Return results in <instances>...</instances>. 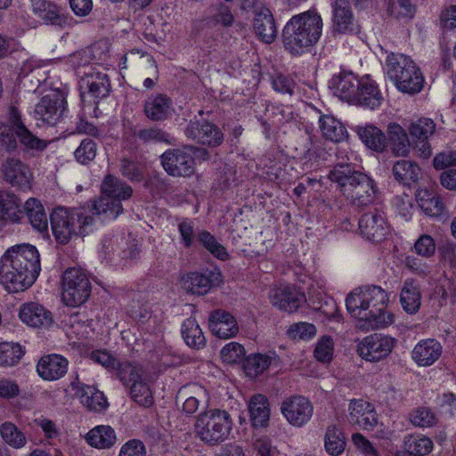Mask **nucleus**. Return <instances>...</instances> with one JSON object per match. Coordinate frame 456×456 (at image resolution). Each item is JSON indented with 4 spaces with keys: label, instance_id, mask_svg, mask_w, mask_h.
I'll use <instances>...</instances> for the list:
<instances>
[{
    "label": "nucleus",
    "instance_id": "f257e3e1",
    "mask_svg": "<svg viewBox=\"0 0 456 456\" xmlns=\"http://www.w3.org/2000/svg\"><path fill=\"white\" fill-rule=\"evenodd\" d=\"M40 271L39 252L30 244L14 245L0 259V281L10 292L30 287Z\"/></svg>",
    "mask_w": 456,
    "mask_h": 456
},
{
    "label": "nucleus",
    "instance_id": "f03ea898",
    "mask_svg": "<svg viewBox=\"0 0 456 456\" xmlns=\"http://www.w3.org/2000/svg\"><path fill=\"white\" fill-rule=\"evenodd\" d=\"M387 301V294L380 287L365 286L350 293L346 305L352 316L365 321L372 329H379L393 322L392 316L385 311Z\"/></svg>",
    "mask_w": 456,
    "mask_h": 456
},
{
    "label": "nucleus",
    "instance_id": "7ed1b4c3",
    "mask_svg": "<svg viewBox=\"0 0 456 456\" xmlns=\"http://www.w3.org/2000/svg\"><path fill=\"white\" fill-rule=\"evenodd\" d=\"M323 22L316 10L296 14L282 30L284 48L292 55H300L314 45L322 36Z\"/></svg>",
    "mask_w": 456,
    "mask_h": 456
},
{
    "label": "nucleus",
    "instance_id": "20e7f679",
    "mask_svg": "<svg viewBox=\"0 0 456 456\" xmlns=\"http://www.w3.org/2000/svg\"><path fill=\"white\" fill-rule=\"evenodd\" d=\"M53 233L61 244H67L73 237H84L93 232L94 220L83 212L64 208L54 209L50 216Z\"/></svg>",
    "mask_w": 456,
    "mask_h": 456
},
{
    "label": "nucleus",
    "instance_id": "39448f33",
    "mask_svg": "<svg viewBox=\"0 0 456 456\" xmlns=\"http://www.w3.org/2000/svg\"><path fill=\"white\" fill-rule=\"evenodd\" d=\"M101 191L102 196L93 204L94 214L106 219H116L123 212L121 201L132 196V187L114 175H107Z\"/></svg>",
    "mask_w": 456,
    "mask_h": 456
},
{
    "label": "nucleus",
    "instance_id": "423d86ee",
    "mask_svg": "<svg viewBox=\"0 0 456 456\" xmlns=\"http://www.w3.org/2000/svg\"><path fill=\"white\" fill-rule=\"evenodd\" d=\"M196 436L209 444H217L225 441L231 433L232 420L231 415L224 410L211 409L200 413L195 422Z\"/></svg>",
    "mask_w": 456,
    "mask_h": 456
},
{
    "label": "nucleus",
    "instance_id": "0eeeda50",
    "mask_svg": "<svg viewBox=\"0 0 456 456\" xmlns=\"http://www.w3.org/2000/svg\"><path fill=\"white\" fill-rule=\"evenodd\" d=\"M91 282L81 268H69L62 274V300L72 307L84 304L91 295Z\"/></svg>",
    "mask_w": 456,
    "mask_h": 456
},
{
    "label": "nucleus",
    "instance_id": "6e6552de",
    "mask_svg": "<svg viewBox=\"0 0 456 456\" xmlns=\"http://www.w3.org/2000/svg\"><path fill=\"white\" fill-rule=\"evenodd\" d=\"M160 160L165 171L174 177H189L195 172L192 146L167 150Z\"/></svg>",
    "mask_w": 456,
    "mask_h": 456
},
{
    "label": "nucleus",
    "instance_id": "1a4fd4ad",
    "mask_svg": "<svg viewBox=\"0 0 456 456\" xmlns=\"http://www.w3.org/2000/svg\"><path fill=\"white\" fill-rule=\"evenodd\" d=\"M395 346L390 336L373 333L362 339L357 346L358 354L367 362H377L387 358Z\"/></svg>",
    "mask_w": 456,
    "mask_h": 456
},
{
    "label": "nucleus",
    "instance_id": "9d476101",
    "mask_svg": "<svg viewBox=\"0 0 456 456\" xmlns=\"http://www.w3.org/2000/svg\"><path fill=\"white\" fill-rule=\"evenodd\" d=\"M66 99L61 91H53L41 98L35 107V118L49 125H55L66 111Z\"/></svg>",
    "mask_w": 456,
    "mask_h": 456
},
{
    "label": "nucleus",
    "instance_id": "9b49d317",
    "mask_svg": "<svg viewBox=\"0 0 456 456\" xmlns=\"http://www.w3.org/2000/svg\"><path fill=\"white\" fill-rule=\"evenodd\" d=\"M281 411L290 425L300 428L311 419L314 406L306 397L295 395L281 403Z\"/></svg>",
    "mask_w": 456,
    "mask_h": 456
},
{
    "label": "nucleus",
    "instance_id": "f8f14e48",
    "mask_svg": "<svg viewBox=\"0 0 456 456\" xmlns=\"http://www.w3.org/2000/svg\"><path fill=\"white\" fill-rule=\"evenodd\" d=\"M184 133L187 138L209 147H217L224 142V134L221 129L206 120H191Z\"/></svg>",
    "mask_w": 456,
    "mask_h": 456
},
{
    "label": "nucleus",
    "instance_id": "ddd939ff",
    "mask_svg": "<svg viewBox=\"0 0 456 456\" xmlns=\"http://www.w3.org/2000/svg\"><path fill=\"white\" fill-rule=\"evenodd\" d=\"M7 121L12 125L24 151L41 152L46 148L48 142L39 139L27 128L16 107L9 108Z\"/></svg>",
    "mask_w": 456,
    "mask_h": 456
},
{
    "label": "nucleus",
    "instance_id": "4468645a",
    "mask_svg": "<svg viewBox=\"0 0 456 456\" xmlns=\"http://www.w3.org/2000/svg\"><path fill=\"white\" fill-rule=\"evenodd\" d=\"M358 224L361 235L376 243L385 240L389 231V226L383 213L377 209L362 215Z\"/></svg>",
    "mask_w": 456,
    "mask_h": 456
},
{
    "label": "nucleus",
    "instance_id": "2eb2a0df",
    "mask_svg": "<svg viewBox=\"0 0 456 456\" xmlns=\"http://www.w3.org/2000/svg\"><path fill=\"white\" fill-rule=\"evenodd\" d=\"M269 298L273 305L288 313L297 311L306 302L304 293L287 285L271 289Z\"/></svg>",
    "mask_w": 456,
    "mask_h": 456
},
{
    "label": "nucleus",
    "instance_id": "dca6fc26",
    "mask_svg": "<svg viewBox=\"0 0 456 456\" xmlns=\"http://www.w3.org/2000/svg\"><path fill=\"white\" fill-rule=\"evenodd\" d=\"M332 33L354 34L358 32V24L352 12L349 0H335L332 4Z\"/></svg>",
    "mask_w": 456,
    "mask_h": 456
},
{
    "label": "nucleus",
    "instance_id": "f3484780",
    "mask_svg": "<svg viewBox=\"0 0 456 456\" xmlns=\"http://www.w3.org/2000/svg\"><path fill=\"white\" fill-rule=\"evenodd\" d=\"M221 281V273L218 270L208 269L203 273H188L183 278V288L192 294L205 295Z\"/></svg>",
    "mask_w": 456,
    "mask_h": 456
},
{
    "label": "nucleus",
    "instance_id": "a211bd4d",
    "mask_svg": "<svg viewBox=\"0 0 456 456\" xmlns=\"http://www.w3.org/2000/svg\"><path fill=\"white\" fill-rule=\"evenodd\" d=\"M363 174L355 170L350 164L338 163L330 170L328 178L336 184L337 190L346 198Z\"/></svg>",
    "mask_w": 456,
    "mask_h": 456
},
{
    "label": "nucleus",
    "instance_id": "6ab92c4d",
    "mask_svg": "<svg viewBox=\"0 0 456 456\" xmlns=\"http://www.w3.org/2000/svg\"><path fill=\"white\" fill-rule=\"evenodd\" d=\"M32 11L42 20L61 28L71 27L73 19L49 0H32Z\"/></svg>",
    "mask_w": 456,
    "mask_h": 456
},
{
    "label": "nucleus",
    "instance_id": "aec40b11",
    "mask_svg": "<svg viewBox=\"0 0 456 456\" xmlns=\"http://www.w3.org/2000/svg\"><path fill=\"white\" fill-rule=\"evenodd\" d=\"M348 411V421L358 428L370 430L378 423L374 407L364 400H352L349 403Z\"/></svg>",
    "mask_w": 456,
    "mask_h": 456
},
{
    "label": "nucleus",
    "instance_id": "412c9836",
    "mask_svg": "<svg viewBox=\"0 0 456 456\" xmlns=\"http://www.w3.org/2000/svg\"><path fill=\"white\" fill-rule=\"evenodd\" d=\"M4 180L12 186L26 190L29 188L32 173L20 159L8 158L2 164Z\"/></svg>",
    "mask_w": 456,
    "mask_h": 456
},
{
    "label": "nucleus",
    "instance_id": "4be33fe9",
    "mask_svg": "<svg viewBox=\"0 0 456 456\" xmlns=\"http://www.w3.org/2000/svg\"><path fill=\"white\" fill-rule=\"evenodd\" d=\"M70 387L90 411L101 412L108 407V401L103 393L94 387L83 384L77 376L71 381Z\"/></svg>",
    "mask_w": 456,
    "mask_h": 456
},
{
    "label": "nucleus",
    "instance_id": "5701e85b",
    "mask_svg": "<svg viewBox=\"0 0 456 456\" xmlns=\"http://www.w3.org/2000/svg\"><path fill=\"white\" fill-rule=\"evenodd\" d=\"M69 361L61 354H47L37 364L38 375L45 380L53 381L64 377L68 371Z\"/></svg>",
    "mask_w": 456,
    "mask_h": 456
},
{
    "label": "nucleus",
    "instance_id": "b1692460",
    "mask_svg": "<svg viewBox=\"0 0 456 456\" xmlns=\"http://www.w3.org/2000/svg\"><path fill=\"white\" fill-rule=\"evenodd\" d=\"M143 112L151 121H165L173 115V102L166 94H151L143 103Z\"/></svg>",
    "mask_w": 456,
    "mask_h": 456
},
{
    "label": "nucleus",
    "instance_id": "393cba45",
    "mask_svg": "<svg viewBox=\"0 0 456 456\" xmlns=\"http://www.w3.org/2000/svg\"><path fill=\"white\" fill-rule=\"evenodd\" d=\"M208 325L210 330L216 337L224 339L235 336L239 331L234 317L229 312L222 309L215 310L210 313Z\"/></svg>",
    "mask_w": 456,
    "mask_h": 456
},
{
    "label": "nucleus",
    "instance_id": "a878e982",
    "mask_svg": "<svg viewBox=\"0 0 456 456\" xmlns=\"http://www.w3.org/2000/svg\"><path fill=\"white\" fill-rule=\"evenodd\" d=\"M379 190L375 181L365 173L346 197L354 206L366 207L374 202Z\"/></svg>",
    "mask_w": 456,
    "mask_h": 456
},
{
    "label": "nucleus",
    "instance_id": "bb28decb",
    "mask_svg": "<svg viewBox=\"0 0 456 456\" xmlns=\"http://www.w3.org/2000/svg\"><path fill=\"white\" fill-rule=\"evenodd\" d=\"M20 319L33 328H48L53 322L52 313L37 303L25 304L20 307Z\"/></svg>",
    "mask_w": 456,
    "mask_h": 456
},
{
    "label": "nucleus",
    "instance_id": "cd10ccee",
    "mask_svg": "<svg viewBox=\"0 0 456 456\" xmlns=\"http://www.w3.org/2000/svg\"><path fill=\"white\" fill-rule=\"evenodd\" d=\"M361 82L362 80L357 79L352 72H341L332 77L330 87L335 95L353 104Z\"/></svg>",
    "mask_w": 456,
    "mask_h": 456
},
{
    "label": "nucleus",
    "instance_id": "c85d7f7f",
    "mask_svg": "<svg viewBox=\"0 0 456 456\" xmlns=\"http://www.w3.org/2000/svg\"><path fill=\"white\" fill-rule=\"evenodd\" d=\"M442 354V346L436 339H425L419 342L412 351L413 360L420 366L432 365Z\"/></svg>",
    "mask_w": 456,
    "mask_h": 456
},
{
    "label": "nucleus",
    "instance_id": "c756f323",
    "mask_svg": "<svg viewBox=\"0 0 456 456\" xmlns=\"http://www.w3.org/2000/svg\"><path fill=\"white\" fill-rule=\"evenodd\" d=\"M383 96L374 81L362 80L353 104L374 110L380 106Z\"/></svg>",
    "mask_w": 456,
    "mask_h": 456
},
{
    "label": "nucleus",
    "instance_id": "7c9ffc66",
    "mask_svg": "<svg viewBox=\"0 0 456 456\" xmlns=\"http://www.w3.org/2000/svg\"><path fill=\"white\" fill-rule=\"evenodd\" d=\"M80 87L87 89L89 94L94 98H103L110 93V83L105 73H85L80 82Z\"/></svg>",
    "mask_w": 456,
    "mask_h": 456
},
{
    "label": "nucleus",
    "instance_id": "2f4dec72",
    "mask_svg": "<svg viewBox=\"0 0 456 456\" xmlns=\"http://www.w3.org/2000/svg\"><path fill=\"white\" fill-rule=\"evenodd\" d=\"M250 420L254 427H266L270 419V407L266 396L256 394L248 402Z\"/></svg>",
    "mask_w": 456,
    "mask_h": 456
},
{
    "label": "nucleus",
    "instance_id": "473e14b6",
    "mask_svg": "<svg viewBox=\"0 0 456 456\" xmlns=\"http://www.w3.org/2000/svg\"><path fill=\"white\" fill-rule=\"evenodd\" d=\"M254 29L256 35L266 44L272 43L277 36V28L273 14L268 9L256 13Z\"/></svg>",
    "mask_w": 456,
    "mask_h": 456
},
{
    "label": "nucleus",
    "instance_id": "72a5a7b5",
    "mask_svg": "<svg viewBox=\"0 0 456 456\" xmlns=\"http://www.w3.org/2000/svg\"><path fill=\"white\" fill-rule=\"evenodd\" d=\"M392 81L395 82L400 91L414 94L422 89L424 77L420 70L416 67V64L413 63L412 68L406 69L402 76H398L397 78Z\"/></svg>",
    "mask_w": 456,
    "mask_h": 456
},
{
    "label": "nucleus",
    "instance_id": "f704fd0d",
    "mask_svg": "<svg viewBox=\"0 0 456 456\" xmlns=\"http://www.w3.org/2000/svg\"><path fill=\"white\" fill-rule=\"evenodd\" d=\"M387 143L396 156H406L410 151L411 142L408 135L398 124L388 126Z\"/></svg>",
    "mask_w": 456,
    "mask_h": 456
},
{
    "label": "nucleus",
    "instance_id": "c9c22d12",
    "mask_svg": "<svg viewBox=\"0 0 456 456\" xmlns=\"http://www.w3.org/2000/svg\"><path fill=\"white\" fill-rule=\"evenodd\" d=\"M392 174L398 183L410 186L419 180L420 168L411 160L401 159L394 164Z\"/></svg>",
    "mask_w": 456,
    "mask_h": 456
},
{
    "label": "nucleus",
    "instance_id": "e433bc0d",
    "mask_svg": "<svg viewBox=\"0 0 456 456\" xmlns=\"http://www.w3.org/2000/svg\"><path fill=\"white\" fill-rule=\"evenodd\" d=\"M357 134L362 142L370 150L382 152L387 145V136L377 126L366 125L357 127Z\"/></svg>",
    "mask_w": 456,
    "mask_h": 456
},
{
    "label": "nucleus",
    "instance_id": "4c0bfd02",
    "mask_svg": "<svg viewBox=\"0 0 456 456\" xmlns=\"http://www.w3.org/2000/svg\"><path fill=\"white\" fill-rule=\"evenodd\" d=\"M400 301L403 310L408 314H415L419 311L421 302L419 289L413 281L406 280L400 294Z\"/></svg>",
    "mask_w": 456,
    "mask_h": 456
},
{
    "label": "nucleus",
    "instance_id": "58836bf2",
    "mask_svg": "<svg viewBox=\"0 0 456 456\" xmlns=\"http://www.w3.org/2000/svg\"><path fill=\"white\" fill-rule=\"evenodd\" d=\"M20 200L12 193L0 191V219L17 222L22 214Z\"/></svg>",
    "mask_w": 456,
    "mask_h": 456
},
{
    "label": "nucleus",
    "instance_id": "ea45409f",
    "mask_svg": "<svg viewBox=\"0 0 456 456\" xmlns=\"http://www.w3.org/2000/svg\"><path fill=\"white\" fill-rule=\"evenodd\" d=\"M116 440V433L110 426H97L86 435L87 443L95 448H110Z\"/></svg>",
    "mask_w": 456,
    "mask_h": 456
},
{
    "label": "nucleus",
    "instance_id": "a19ab883",
    "mask_svg": "<svg viewBox=\"0 0 456 456\" xmlns=\"http://www.w3.org/2000/svg\"><path fill=\"white\" fill-rule=\"evenodd\" d=\"M319 124L323 136L331 142H338L347 136L344 125L332 116H321Z\"/></svg>",
    "mask_w": 456,
    "mask_h": 456
},
{
    "label": "nucleus",
    "instance_id": "79ce46f5",
    "mask_svg": "<svg viewBox=\"0 0 456 456\" xmlns=\"http://www.w3.org/2000/svg\"><path fill=\"white\" fill-rule=\"evenodd\" d=\"M181 332L185 343L190 347L200 349L205 346V336L195 319H186L183 322Z\"/></svg>",
    "mask_w": 456,
    "mask_h": 456
},
{
    "label": "nucleus",
    "instance_id": "37998d69",
    "mask_svg": "<svg viewBox=\"0 0 456 456\" xmlns=\"http://www.w3.org/2000/svg\"><path fill=\"white\" fill-rule=\"evenodd\" d=\"M31 225L39 232L47 230V216L41 203L34 199H28L23 207Z\"/></svg>",
    "mask_w": 456,
    "mask_h": 456
},
{
    "label": "nucleus",
    "instance_id": "c03bdc74",
    "mask_svg": "<svg viewBox=\"0 0 456 456\" xmlns=\"http://www.w3.org/2000/svg\"><path fill=\"white\" fill-rule=\"evenodd\" d=\"M417 200L421 209L428 216H438L443 213L444 203L439 196L428 190H419Z\"/></svg>",
    "mask_w": 456,
    "mask_h": 456
},
{
    "label": "nucleus",
    "instance_id": "a18cd8bd",
    "mask_svg": "<svg viewBox=\"0 0 456 456\" xmlns=\"http://www.w3.org/2000/svg\"><path fill=\"white\" fill-rule=\"evenodd\" d=\"M197 240L216 258L225 261L229 258L226 248L207 230L197 232Z\"/></svg>",
    "mask_w": 456,
    "mask_h": 456
},
{
    "label": "nucleus",
    "instance_id": "49530a36",
    "mask_svg": "<svg viewBox=\"0 0 456 456\" xmlns=\"http://www.w3.org/2000/svg\"><path fill=\"white\" fill-rule=\"evenodd\" d=\"M0 435L4 442L14 449H21L27 444L25 434L11 421L0 425Z\"/></svg>",
    "mask_w": 456,
    "mask_h": 456
},
{
    "label": "nucleus",
    "instance_id": "de8ad7c7",
    "mask_svg": "<svg viewBox=\"0 0 456 456\" xmlns=\"http://www.w3.org/2000/svg\"><path fill=\"white\" fill-rule=\"evenodd\" d=\"M273 358L265 354H251L243 362V369L248 377L261 375L271 365Z\"/></svg>",
    "mask_w": 456,
    "mask_h": 456
},
{
    "label": "nucleus",
    "instance_id": "09e8293b",
    "mask_svg": "<svg viewBox=\"0 0 456 456\" xmlns=\"http://www.w3.org/2000/svg\"><path fill=\"white\" fill-rule=\"evenodd\" d=\"M404 456H426L433 449V442L424 436H408L405 437Z\"/></svg>",
    "mask_w": 456,
    "mask_h": 456
},
{
    "label": "nucleus",
    "instance_id": "8fccbe9b",
    "mask_svg": "<svg viewBox=\"0 0 456 456\" xmlns=\"http://www.w3.org/2000/svg\"><path fill=\"white\" fill-rule=\"evenodd\" d=\"M115 370L117 377L126 387H130L143 378L142 368L127 361H119Z\"/></svg>",
    "mask_w": 456,
    "mask_h": 456
},
{
    "label": "nucleus",
    "instance_id": "3c124183",
    "mask_svg": "<svg viewBox=\"0 0 456 456\" xmlns=\"http://www.w3.org/2000/svg\"><path fill=\"white\" fill-rule=\"evenodd\" d=\"M414 61L402 53H390L387 57L386 69L388 77L393 80L402 76L406 69L412 68Z\"/></svg>",
    "mask_w": 456,
    "mask_h": 456
},
{
    "label": "nucleus",
    "instance_id": "603ef678",
    "mask_svg": "<svg viewBox=\"0 0 456 456\" xmlns=\"http://www.w3.org/2000/svg\"><path fill=\"white\" fill-rule=\"evenodd\" d=\"M135 136L144 143L150 142H164L167 144L173 143V137L158 126H151L140 128Z\"/></svg>",
    "mask_w": 456,
    "mask_h": 456
},
{
    "label": "nucleus",
    "instance_id": "864d4df0",
    "mask_svg": "<svg viewBox=\"0 0 456 456\" xmlns=\"http://www.w3.org/2000/svg\"><path fill=\"white\" fill-rule=\"evenodd\" d=\"M346 446V442L342 432L335 426H330L325 435V450L332 455H340Z\"/></svg>",
    "mask_w": 456,
    "mask_h": 456
},
{
    "label": "nucleus",
    "instance_id": "5fc2aeb1",
    "mask_svg": "<svg viewBox=\"0 0 456 456\" xmlns=\"http://www.w3.org/2000/svg\"><path fill=\"white\" fill-rule=\"evenodd\" d=\"M25 351L20 344L12 342L0 343V365L13 366L19 362Z\"/></svg>",
    "mask_w": 456,
    "mask_h": 456
},
{
    "label": "nucleus",
    "instance_id": "6e6d98bb",
    "mask_svg": "<svg viewBox=\"0 0 456 456\" xmlns=\"http://www.w3.org/2000/svg\"><path fill=\"white\" fill-rule=\"evenodd\" d=\"M416 12L412 0H389L387 12L397 20L412 19Z\"/></svg>",
    "mask_w": 456,
    "mask_h": 456
},
{
    "label": "nucleus",
    "instance_id": "4d7b16f0",
    "mask_svg": "<svg viewBox=\"0 0 456 456\" xmlns=\"http://www.w3.org/2000/svg\"><path fill=\"white\" fill-rule=\"evenodd\" d=\"M15 132L12 125L0 122V155L14 151L18 147Z\"/></svg>",
    "mask_w": 456,
    "mask_h": 456
},
{
    "label": "nucleus",
    "instance_id": "13d9d810",
    "mask_svg": "<svg viewBox=\"0 0 456 456\" xmlns=\"http://www.w3.org/2000/svg\"><path fill=\"white\" fill-rule=\"evenodd\" d=\"M130 387L131 397L140 405L149 407L153 403L151 391L142 378L139 381L133 383Z\"/></svg>",
    "mask_w": 456,
    "mask_h": 456
},
{
    "label": "nucleus",
    "instance_id": "bf43d9fd",
    "mask_svg": "<svg viewBox=\"0 0 456 456\" xmlns=\"http://www.w3.org/2000/svg\"><path fill=\"white\" fill-rule=\"evenodd\" d=\"M409 130L412 140L428 139L436 130V124L432 119L423 118L411 123Z\"/></svg>",
    "mask_w": 456,
    "mask_h": 456
},
{
    "label": "nucleus",
    "instance_id": "052dcab7",
    "mask_svg": "<svg viewBox=\"0 0 456 456\" xmlns=\"http://www.w3.org/2000/svg\"><path fill=\"white\" fill-rule=\"evenodd\" d=\"M97 152L96 142L89 138L84 139L74 152L77 162L86 165L94 159Z\"/></svg>",
    "mask_w": 456,
    "mask_h": 456
},
{
    "label": "nucleus",
    "instance_id": "680f3d73",
    "mask_svg": "<svg viewBox=\"0 0 456 456\" xmlns=\"http://www.w3.org/2000/svg\"><path fill=\"white\" fill-rule=\"evenodd\" d=\"M119 168L122 175L131 182H140L142 180V167L137 161L123 158L120 160Z\"/></svg>",
    "mask_w": 456,
    "mask_h": 456
},
{
    "label": "nucleus",
    "instance_id": "e2e57ef3",
    "mask_svg": "<svg viewBox=\"0 0 456 456\" xmlns=\"http://www.w3.org/2000/svg\"><path fill=\"white\" fill-rule=\"evenodd\" d=\"M437 419L429 408L419 407L411 414V422L417 427L428 428L436 425Z\"/></svg>",
    "mask_w": 456,
    "mask_h": 456
},
{
    "label": "nucleus",
    "instance_id": "0e129e2a",
    "mask_svg": "<svg viewBox=\"0 0 456 456\" xmlns=\"http://www.w3.org/2000/svg\"><path fill=\"white\" fill-rule=\"evenodd\" d=\"M436 248L434 239L430 235L423 234L415 241L412 250L422 257L429 258L435 254Z\"/></svg>",
    "mask_w": 456,
    "mask_h": 456
},
{
    "label": "nucleus",
    "instance_id": "69168bd1",
    "mask_svg": "<svg viewBox=\"0 0 456 456\" xmlns=\"http://www.w3.org/2000/svg\"><path fill=\"white\" fill-rule=\"evenodd\" d=\"M334 343L330 337L323 336L317 343L314 349L315 358L322 362L331 361L333 357Z\"/></svg>",
    "mask_w": 456,
    "mask_h": 456
},
{
    "label": "nucleus",
    "instance_id": "338daca9",
    "mask_svg": "<svg viewBox=\"0 0 456 456\" xmlns=\"http://www.w3.org/2000/svg\"><path fill=\"white\" fill-rule=\"evenodd\" d=\"M316 333V328L314 324L308 322H298L291 325L288 334L294 339H309Z\"/></svg>",
    "mask_w": 456,
    "mask_h": 456
},
{
    "label": "nucleus",
    "instance_id": "774afa93",
    "mask_svg": "<svg viewBox=\"0 0 456 456\" xmlns=\"http://www.w3.org/2000/svg\"><path fill=\"white\" fill-rule=\"evenodd\" d=\"M245 354L243 346L237 342H231L225 345L221 350V356L226 362L232 363L237 362Z\"/></svg>",
    "mask_w": 456,
    "mask_h": 456
}]
</instances>
